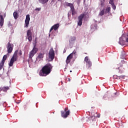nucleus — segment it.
Returning a JSON list of instances; mask_svg holds the SVG:
<instances>
[{
  "instance_id": "nucleus-15",
  "label": "nucleus",
  "mask_w": 128,
  "mask_h": 128,
  "mask_svg": "<svg viewBox=\"0 0 128 128\" xmlns=\"http://www.w3.org/2000/svg\"><path fill=\"white\" fill-rule=\"evenodd\" d=\"M36 44H34V48L31 51L32 52L34 53L35 54L38 52V48L36 47Z\"/></svg>"
},
{
  "instance_id": "nucleus-19",
  "label": "nucleus",
  "mask_w": 128,
  "mask_h": 128,
  "mask_svg": "<svg viewBox=\"0 0 128 128\" xmlns=\"http://www.w3.org/2000/svg\"><path fill=\"white\" fill-rule=\"evenodd\" d=\"M13 16H14V18H15V20H17L18 18V12H14Z\"/></svg>"
},
{
  "instance_id": "nucleus-30",
  "label": "nucleus",
  "mask_w": 128,
  "mask_h": 128,
  "mask_svg": "<svg viewBox=\"0 0 128 128\" xmlns=\"http://www.w3.org/2000/svg\"><path fill=\"white\" fill-rule=\"evenodd\" d=\"M71 54H72V56H73L74 54V56H76V50H74L73 51V52Z\"/></svg>"
},
{
  "instance_id": "nucleus-41",
  "label": "nucleus",
  "mask_w": 128,
  "mask_h": 128,
  "mask_svg": "<svg viewBox=\"0 0 128 128\" xmlns=\"http://www.w3.org/2000/svg\"><path fill=\"white\" fill-rule=\"evenodd\" d=\"M72 70H70V72H72Z\"/></svg>"
},
{
  "instance_id": "nucleus-20",
  "label": "nucleus",
  "mask_w": 128,
  "mask_h": 128,
  "mask_svg": "<svg viewBox=\"0 0 128 128\" xmlns=\"http://www.w3.org/2000/svg\"><path fill=\"white\" fill-rule=\"evenodd\" d=\"M66 6H70V8H72L74 6V4L66 2Z\"/></svg>"
},
{
  "instance_id": "nucleus-34",
  "label": "nucleus",
  "mask_w": 128,
  "mask_h": 128,
  "mask_svg": "<svg viewBox=\"0 0 128 128\" xmlns=\"http://www.w3.org/2000/svg\"><path fill=\"white\" fill-rule=\"evenodd\" d=\"M68 110V108H65L64 112H67L66 110Z\"/></svg>"
},
{
  "instance_id": "nucleus-27",
  "label": "nucleus",
  "mask_w": 128,
  "mask_h": 128,
  "mask_svg": "<svg viewBox=\"0 0 128 128\" xmlns=\"http://www.w3.org/2000/svg\"><path fill=\"white\" fill-rule=\"evenodd\" d=\"M118 79L120 80V78H122V80H124V78H126V76H118Z\"/></svg>"
},
{
  "instance_id": "nucleus-32",
  "label": "nucleus",
  "mask_w": 128,
  "mask_h": 128,
  "mask_svg": "<svg viewBox=\"0 0 128 128\" xmlns=\"http://www.w3.org/2000/svg\"><path fill=\"white\" fill-rule=\"evenodd\" d=\"M42 10V8H37L35 9V10H38V12H40Z\"/></svg>"
},
{
  "instance_id": "nucleus-8",
  "label": "nucleus",
  "mask_w": 128,
  "mask_h": 128,
  "mask_svg": "<svg viewBox=\"0 0 128 128\" xmlns=\"http://www.w3.org/2000/svg\"><path fill=\"white\" fill-rule=\"evenodd\" d=\"M84 62H86V68H92V62H90V60H89L88 56H86L84 58Z\"/></svg>"
},
{
  "instance_id": "nucleus-40",
  "label": "nucleus",
  "mask_w": 128,
  "mask_h": 128,
  "mask_svg": "<svg viewBox=\"0 0 128 128\" xmlns=\"http://www.w3.org/2000/svg\"><path fill=\"white\" fill-rule=\"evenodd\" d=\"M58 0V2H60V0Z\"/></svg>"
},
{
  "instance_id": "nucleus-11",
  "label": "nucleus",
  "mask_w": 128,
  "mask_h": 128,
  "mask_svg": "<svg viewBox=\"0 0 128 128\" xmlns=\"http://www.w3.org/2000/svg\"><path fill=\"white\" fill-rule=\"evenodd\" d=\"M60 28V24H54L50 29V32H51L54 30H58V28Z\"/></svg>"
},
{
  "instance_id": "nucleus-9",
  "label": "nucleus",
  "mask_w": 128,
  "mask_h": 128,
  "mask_svg": "<svg viewBox=\"0 0 128 128\" xmlns=\"http://www.w3.org/2000/svg\"><path fill=\"white\" fill-rule=\"evenodd\" d=\"M70 111L69 110L66 112H64V111H61V116L64 118H66L70 116Z\"/></svg>"
},
{
  "instance_id": "nucleus-35",
  "label": "nucleus",
  "mask_w": 128,
  "mask_h": 128,
  "mask_svg": "<svg viewBox=\"0 0 128 128\" xmlns=\"http://www.w3.org/2000/svg\"><path fill=\"white\" fill-rule=\"evenodd\" d=\"M118 43L120 44L121 46H122V41H119Z\"/></svg>"
},
{
  "instance_id": "nucleus-28",
  "label": "nucleus",
  "mask_w": 128,
  "mask_h": 128,
  "mask_svg": "<svg viewBox=\"0 0 128 128\" xmlns=\"http://www.w3.org/2000/svg\"><path fill=\"white\" fill-rule=\"evenodd\" d=\"M4 64L2 63V62H0V70H1L2 68V66H4Z\"/></svg>"
},
{
  "instance_id": "nucleus-21",
  "label": "nucleus",
  "mask_w": 128,
  "mask_h": 128,
  "mask_svg": "<svg viewBox=\"0 0 128 128\" xmlns=\"http://www.w3.org/2000/svg\"><path fill=\"white\" fill-rule=\"evenodd\" d=\"M10 90V88L8 86L3 87L2 88V90L3 92H7V90Z\"/></svg>"
},
{
  "instance_id": "nucleus-6",
  "label": "nucleus",
  "mask_w": 128,
  "mask_h": 128,
  "mask_svg": "<svg viewBox=\"0 0 128 128\" xmlns=\"http://www.w3.org/2000/svg\"><path fill=\"white\" fill-rule=\"evenodd\" d=\"M54 48H51L49 51L48 55H49V58L51 60H54Z\"/></svg>"
},
{
  "instance_id": "nucleus-1",
  "label": "nucleus",
  "mask_w": 128,
  "mask_h": 128,
  "mask_svg": "<svg viewBox=\"0 0 128 128\" xmlns=\"http://www.w3.org/2000/svg\"><path fill=\"white\" fill-rule=\"evenodd\" d=\"M52 65L50 64H47L44 66L39 72L40 76H48L52 70Z\"/></svg>"
},
{
  "instance_id": "nucleus-22",
  "label": "nucleus",
  "mask_w": 128,
  "mask_h": 128,
  "mask_svg": "<svg viewBox=\"0 0 128 128\" xmlns=\"http://www.w3.org/2000/svg\"><path fill=\"white\" fill-rule=\"evenodd\" d=\"M44 53H39L38 58H44Z\"/></svg>"
},
{
  "instance_id": "nucleus-14",
  "label": "nucleus",
  "mask_w": 128,
  "mask_h": 128,
  "mask_svg": "<svg viewBox=\"0 0 128 128\" xmlns=\"http://www.w3.org/2000/svg\"><path fill=\"white\" fill-rule=\"evenodd\" d=\"M4 16L0 14V26L1 28L2 27V26H4Z\"/></svg>"
},
{
  "instance_id": "nucleus-39",
  "label": "nucleus",
  "mask_w": 128,
  "mask_h": 128,
  "mask_svg": "<svg viewBox=\"0 0 128 128\" xmlns=\"http://www.w3.org/2000/svg\"><path fill=\"white\" fill-rule=\"evenodd\" d=\"M16 104H20V102H17Z\"/></svg>"
},
{
  "instance_id": "nucleus-38",
  "label": "nucleus",
  "mask_w": 128,
  "mask_h": 128,
  "mask_svg": "<svg viewBox=\"0 0 128 128\" xmlns=\"http://www.w3.org/2000/svg\"><path fill=\"white\" fill-rule=\"evenodd\" d=\"M2 88H0V90H2Z\"/></svg>"
},
{
  "instance_id": "nucleus-36",
  "label": "nucleus",
  "mask_w": 128,
  "mask_h": 128,
  "mask_svg": "<svg viewBox=\"0 0 128 128\" xmlns=\"http://www.w3.org/2000/svg\"><path fill=\"white\" fill-rule=\"evenodd\" d=\"M126 41L127 42H128V34L127 38H126Z\"/></svg>"
},
{
  "instance_id": "nucleus-25",
  "label": "nucleus",
  "mask_w": 128,
  "mask_h": 128,
  "mask_svg": "<svg viewBox=\"0 0 128 128\" xmlns=\"http://www.w3.org/2000/svg\"><path fill=\"white\" fill-rule=\"evenodd\" d=\"M104 14V9H103L102 10H101L99 14V16H102Z\"/></svg>"
},
{
  "instance_id": "nucleus-2",
  "label": "nucleus",
  "mask_w": 128,
  "mask_h": 128,
  "mask_svg": "<svg viewBox=\"0 0 128 128\" xmlns=\"http://www.w3.org/2000/svg\"><path fill=\"white\" fill-rule=\"evenodd\" d=\"M127 63L126 62L122 60L121 61V62L118 64V72L119 74H122V72H124V66H126Z\"/></svg>"
},
{
  "instance_id": "nucleus-37",
  "label": "nucleus",
  "mask_w": 128,
  "mask_h": 128,
  "mask_svg": "<svg viewBox=\"0 0 128 128\" xmlns=\"http://www.w3.org/2000/svg\"><path fill=\"white\" fill-rule=\"evenodd\" d=\"M68 80H69V82H70V79L69 78V79H68Z\"/></svg>"
},
{
  "instance_id": "nucleus-7",
  "label": "nucleus",
  "mask_w": 128,
  "mask_h": 128,
  "mask_svg": "<svg viewBox=\"0 0 128 128\" xmlns=\"http://www.w3.org/2000/svg\"><path fill=\"white\" fill-rule=\"evenodd\" d=\"M26 36L28 38V42H30L32 40V32L30 30H28L26 33Z\"/></svg>"
},
{
  "instance_id": "nucleus-26",
  "label": "nucleus",
  "mask_w": 128,
  "mask_h": 128,
  "mask_svg": "<svg viewBox=\"0 0 128 128\" xmlns=\"http://www.w3.org/2000/svg\"><path fill=\"white\" fill-rule=\"evenodd\" d=\"M110 12V7L107 8L106 10V14H108Z\"/></svg>"
},
{
  "instance_id": "nucleus-16",
  "label": "nucleus",
  "mask_w": 128,
  "mask_h": 128,
  "mask_svg": "<svg viewBox=\"0 0 128 128\" xmlns=\"http://www.w3.org/2000/svg\"><path fill=\"white\" fill-rule=\"evenodd\" d=\"M109 4L112 6V8L114 10H116V6L114 5V0H110Z\"/></svg>"
},
{
  "instance_id": "nucleus-13",
  "label": "nucleus",
  "mask_w": 128,
  "mask_h": 128,
  "mask_svg": "<svg viewBox=\"0 0 128 128\" xmlns=\"http://www.w3.org/2000/svg\"><path fill=\"white\" fill-rule=\"evenodd\" d=\"M100 114H98L97 116H90L89 118L90 120H92V122H96V118H100Z\"/></svg>"
},
{
  "instance_id": "nucleus-42",
  "label": "nucleus",
  "mask_w": 128,
  "mask_h": 128,
  "mask_svg": "<svg viewBox=\"0 0 128 128\" xmlns=\"http://www.w3.org/2000/svg\"><path fill=\"white\" fill-rule=\"evenodd\" d=\"M91 28H92V25L91 26Z\"/></svg>"
},
{
  "instance_id": "nucleus-17",
  "label": "nucleus",
  "mask_w": 128,
  "mask_h": 128,
  "mask_svg": "<svg viewBox=\"0 0 128 128\" xmlns=\"http://www.w3.org/2000/svg\"><path fill=\"white\" fill-rule=\"evenodd\" d=\"M70 10L72 12V16H74V14H76V10L74 9V6H73L72 8H70Z\"/></svg>"
},
{
  "instance_id": "nucleus-12",
  "label": "nucleus",
  "mask_w": 128,
  "mask_h": 128,
  "mask_svg": "<svg viewBox=\"0 0 128 128\" xmlns=\"http://www.w3.org/2000/svg\"><path fill=\"white\" fill-rule=\"evenodd\" d=\"M72 54H70L69 56H68L66 60V64H68L70 62V60H72Z\"/></svg>"
},
{
  "instance_id": "nucleus-24",
  "label": "nucleus",
  "mask_w": 128,
  "mask_h": 128,
  "mask_svg": "<svg viewBox=\"0 0 128 128\" xmlns=\"http://www.w3.org/2000/svg\"><path fill=\"white\" fill-rule=\"evenodd\" d=\"M41 4H46L48 2V0H38Z\"/></svg>"
},
{
  "instance_id": "nucleus-3",
  "label": "nucleus",
  "mask_w": 128,
  "mask_h": 128,
  "mask_svg": "<svg viewBox=\"0 0 128 128\" xmlns=\"http://www.w3.org/2000/svg\"><path fill=\"white\" fill-rule=\"evenodd\" d=\"M18 50H16L10 59V62L8 64L9 66H14V62L18 60Z\"/></svg>"
},
{
  "instance_id": "nucleus-4",
  "label": "nucleus",
  "mask_w": 128,
  "mask_h": 128,
  "mask_svg": "<svg viewBox=\"0 0 128 128\" xmlns=\"http://www.w3.org/2000/svg\"><path fill=\"white\" fill-rule=\"evenodd\" d=\"M84 16H86V14L83 13L80 14L78 17V26H82V20H84Z\"/></svg>"
},
{
  "instance_id": "nucleus-33",
  "label": "nucleus",
  "mask_w": 128,
  "mask_h": 128,
  "mask_svg": "<svg viewBox=\"0 0 128 128\" xmlns=\"http://www.w3.org/2000/svg\"><path fill=\"white\" fill-rule=\"evenodd\" d=\"M114 78H116L117 80H120V79L118 78V76H116V75L114 76Z\"/></svg>"
},
{
  "instance_id": "nucleus-10",
  "label": "nucleus",
  "mask_w": 128,
  "mask_h": 128,
  "mask_svg": "<svg viewBox=\"0 0 128 128\" xmlns=\"http://www.w3.org/2000/svg\"><path fill=\"white\" fill-rule=\"evenodd\" d=\"M30 14L26 16V18L25 20V28H28L30 24Z\"/></svg>"
},
{
  "instance_id": "nucleus-23",
  "label": "nucleus",
  "mask_w": 128,
  "mask_h": 128,
  "mask_svg": "<svg viewBox=\"0 0 128 128\" xmlns=\"http://www.w3.org/2000/svg\"><path fill=\"white\" fill-rule=\"evenodd\" d=\"M34 53H33L32 51L30 52L29 54V58H32L34 56Z\"/></svg>"
},
{
  "instance_id": "nucleus-18",
  "label": "nucleus",
  "mask_w": 128,
  "mask_h": 128,
  "mask_svg": "<svg viewBox=\"0 0 128 128\" xmlns=\"http://www.w3.org/2000/svg\"><path fill=\"white\" fill-rule=\"evenodd\" d=\"M7 58H8V55H6V54L4 55L1 62H2V64H4V62H6V60Z\"/></svg>"
},
{
  "instance_id": "nucleus-5",
  "label": "nucleus",
  "mask_w": 128,
  "mask_h": 128,
  "mask_svg": "<svg viewBox=\"0 0 128 128\" xmlns=\"http://www.w3.org/2000/svg\"><path fill=\"white\" fill-rule=\"evenodd\" d=\"M14 50V44L8 42L7 46V52L8 54H12V50Z\"/></svg>"
},
{
  "instance_id": "nucleus-29",
  "label": "nucleus",
  "mask_w": 128,
  "mask_h": 128,
  "mask_svg": "<svg viewBox=\"0 0 128 128\" xmlns=\"http://www.w3.org/2000/svg\"><path fill=\"white\" fill-rule=\"evenodd\" d=\"M74 40H76V38H74V37L71 38L69 42H74Z\"/></svg>"
},
{
  "instance_id": "nucleus-31",
  "label": "nucleus",
  "mask_w": 128,
  "mask_h": 128,
  "mask_svg": "<svg viewBox=\"0 0 128 128\" xmlns=\"http://www.w3.org/2000/svg\"><path fill=\"white\" fill-rule=\"evenodd\" d=\"M18 56H22V50H20L19 52L18 53Z\"/></svg>"
}]
</instances>
